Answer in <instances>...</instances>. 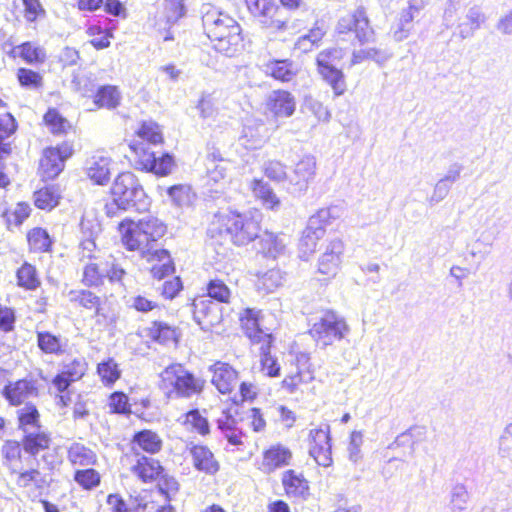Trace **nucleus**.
<instances>
[{"mask_svg": "<svg viewBox=\"0 0 512 512\" xmlns=\"http://www.w3.org/2000/svg\"><path fill=\"white\" fill-rule=\"evenodd\" d=\"M71 155L72 147L67 143L45 149L39 167L43 178L54 179L57 177L64 169L66 159Z\"/></svg>", "mask_w": 512, "mask_h": 512, "instance_id": "obj_10", "label": "nucleus"}, {"mask_svg": "<svg viewBox=\"0 0 512 512\" xmlns=\"http://www.w3.org/2000/svg\"><path fill=\"white\" fill-rule=\"evenodd\" d=\"M49 442L48 435L39 429L25 433L23 447L27 453L36 455L39 451L48 448Z\"/></svg>", "mask_w": 512, "mask_h": 512, "instance_id": "obj_37", "label": "nucleus"}, {"mask_svg": "<svg viewBox=\"0 0 512 512\" xmlns=\"http://www.w3.org/2000/svg\"><path fill=\"white\" fill-rule=\"evenodd\" d=\"M37 344L46 354L60 355L64 352L60 338L50 332H38Z\"/></svg>", "mask_w": 512, "mask_h": 512, "instance_id": "obj_46", "label": "nucleus"}, {"mask_svg": "<svg viewBox=\"0 0 512 512\" xmlns=\"http://www.w3.org/2000/svg\"><path fill=\"white\" fill-rule=\"evenodd\" d=\"M205 381L195 377L179 363L166 367L160 373V388L171 399L191 398L200 394Z\"/></svg>", "mask_w": 512, "mask_h": 512, "instance_id": "obj_4", "label": "nucleus"}, {"mask_svg": "<svg viewBox=\"0 0 512 512\" xmlns=\"http://www.w3.org/2000/svg\"><path fill=\"white\" fill-rule=\"evenodd\" d=\"M484 21L485 16L478 7L470 8L466 15V22L459 25V36L462 39L471 37Z\"/></svg>", "mask_w": 512, "mask_h": 512, "instance_id": "obj_36", "label": "nucleus"}, {"mask_svg": "<svg viewBox=\"0 0 512 512\" xmlns=\"http://www.w3.org/2000/svg\"><path fill=\"white\" fill-rule=\"evenodd\" d=\"M166 192L171 203L178 207L189 206L195 197L190 186L184 184L173 185Z\"/></svg>", "mask_w": 512, "mask_h": 512, "instance_id": "obj_43", "label": "nucleus"}, {"mask_svg": "<svg viewBox=\"0 0 512 512\" xmlns=\"http://www.w3.org/2000/svg\"><path fill=\"white\" fill-rule=\"evenodd\" d=\"M245 3L249 12L264 27L275 31L287 29V20L275 0H245Z\"/></svg>", "mask_w": 512, "mask_h": 512, "instance_id": "obj_8", "label": "nucleus"}, {"mask_svg": "<svg viewBox=\"0 0 512 512\" xmlns=\"http://www.w3.org/2000/svg\"><path fill=\"white\" fill-rule=\"evenodd\" d=\"M309 439V454L318 465L329 467L332 464L330 426L325 424L320 428L310 430Z\"/></svg>", "mask_w": 512, "mask_h": 512, "instance_id": "obj_12", "label": "nucleus"}, {"mask_svg": "<svg viewBox=\"0 0 512 512\" xmlns=\"http://www.w3.org/2000/svg\"><path fill=\"white\" fill-rule=\"evenodd\" d=\"M59 199L58 190L53 186L45 187L34 193V203L39 209L51 210L58 204Z\"/></svg>", "mask_w": 512, "mask_h": 512, "instance_id": "obj_45", "label": "nucleus"}, {"mask_svg": "<svg viewBox=\"0 0 512 512\" xmlns=\"http://www.w3.org/2000/svg\"><path fill=\"white\" fill-rule=\"evenodd\" d=\"M86 369L87 362L83 357H79L64 363L61 372H63L70 381L76 382L84 376Z\"/></svg>", "mask_w": 512, "mask_h": 512, "instance_id": "obj_54", "label": "nucleus"}, {"mask_svg": "<svg viewBox=\"0 0 512 512\" xmlns=\"http://www.w3.org/2000/svg\"><path fill=\"white\" fill-rule=\"evenodd\" d=\"M139 140H134L129 147L135 154V168L152 172L158 176H167L175 167L173 157L168 154L157 156L151 151L148 144H159L163 141L162 131L159 125L153 121H145L137 131Z\"/></svg>", "mask_w": 512, "mask_h": 512, "instance_id": "obj_1", "label": "nucleus"}, {"mask_svg": "<svg viewBox=\"0 0 512 512\" xmlns=\"http://www.w3.org/2000/svg\"><path fill=\"white\" fill-rule=\"evenodd\" d=\"M73 480L84 490H93L101 483L100 473L89 466L84 469H76Z\"/></svg>", "mask_w": 512, "mask_h": 512, "instance_id": "obj_40", "label": "nucleus"}, {"mask_svg": "<svg viewBox=\"0 0 512 512\" xmlns=\"http://www.w3.org/2000/svg\"><path fill=\"white\" fill-rule=\"evenodd\" d=\"M265 109L275 119L291 117L296 110L295 97L286 90H274L266 98Z\"/></svg>", "mask_w": 512, "mask_h": 512, "instance_id": "obj_13", "label": "nucleus"}, {"mask_svg": "<svg viewBox=\"0 0 512 512\" xmlns=\"http://www.w3.org/2000/svg\"><path fill=\"white\" fill-rule=\"evenodd\" d=\"M343 252L342 240L338 238L331 240L319 258L318 271L328 277H334L340 268Z\"/></svg>", "mask_w": 512, "mask_h": 512, "instance_id": "obj_14", "label": "nucleus"}, {"mask_svg": "<svg viewBox=\"0 0 512 512\" xmlns=\"http://www.w3.org/2000/svg\"><path fill=\"white\" fill-rule=\"evenodd\" d=\"M136 224L139 226L142 233L149 236V239L154 243L163 237L166 232L164 223L153 216H146L140 219Z\"/></svg>", "mask_w": 512, "mask_h": 512, "instance_id": "obj_41", "label": "nucleus"}, {"mask_svg": "<svg viewBox=\"0 0 512 512\" xmlns=\"http://www.w3.org/2000/svg\"><path fill=\"white\" fill-rule=\"evenodd\" d=\"M262 171L267 178L274 182H281L288 176L284 164L278 160H268L263 164Z\"/></svg>", "mask_w": 512, "mask_h": 512, "instance_id": "obj_58", "label": "nucleus"}, {"mask_svg": "<svg viewBox=\"0 0 512 512\" xmlns=\"http://www.w3.org/2000/svg\"><path fill=\"white\" fill-rule=\"evenodd\" d=\"M340 214L341 209L338 206L321 208L309 218L308 223L316 227L325 228L332 220L339 218Z\"/></svg>", "mask_w": 512, "mask_h": 512, "instance_id": "obj_49", "label": "nucleus"}, {"mask_svg": "<svg viewBox=\"0 0 512 512\" xmlns=\"http://www.w3.org/2000/svg\"><path fill=\"white\" fill-rule=\"evenodd\" d=\"M325 228L307 224L299 241L300 257L307 260L317 247L318 241L324 236Z\"/></svg>", "mask_w": 512, "mask_h": 512, "instance_id": "obj_22", "label": "nucleus"}, {"mask_svg": "<svg viewBox=\"0 0 512 512\" xmlns=\"http://www.w3.org/2000/svg\"><path fill=\"white\" fill-rule=\"evenodd\" d=\"M38 388L33 380L20 379L9 382L2 389L1 395L11 406H20L31 397L37 396Z\"/></svg>", "mask_w": 512, "mask_h": 512, "instance_id": "obj_15", "label": "nucleus"}, {"mask_svg": "<svg viewBox=\"0 0 512 512\" xmlns=\"http://www.w3.org/2000/svg\"><path fill=\"white\" fill-rule=\"evenodd\" d=\"M259 313L260 311L255 309H244L239 316L241 325L246 335L253 341L260 342L263 340L265 343H271V335L264 333L259 327Z\"/></svg>", "mask_w": 512, "mask_h": 512, "instance_id": "obj_18", "label": "nucleus"}, {"mask_svg": "<svg viewBox=\"0 0 512 512\" xmlns=\"http://www.w3.org/2000/svg\"><path fill=\"white\" fill-rule=\"evenodd\" d=\"M184 15L183 0H164L163 16L167 23L174 24Z\"/></svg>", "mask_w": 512, "mask_h": 512, "instance_id": "obj_56", "label": "nucleus"}, {"mask_svg": "<svg viewBox=\"0 0 512 512\" xmlns=\"http://www.w3.org/2000/svg\"><path fill=\"white\" fill-rule=\"evenodd\" d=\"M260 250L268 257L276 258L283 254L286 248L285 237L271 232H264L259 236Z\"/></svg>", "mask_w": 512, "mask_h": 512, "instance_id": "obj_30", "label": "nucleus"}, {"mask_svg": "<svg viewBox=\"0 0 512 512\" xmlns=\"http://www.w3.org/2000/svg\"><path fill=\"white\" fill-rule=\"evenodd\" d=\"M132 471L144 482L155 480L163 471L160 462L156 459L146 456L138 457L136 464L132 466Z\"/></svg>", "mask_w": 512, "mask_h": 512, "instance_id": "obj_25", "label": "nucleus"}, {"mask_svg": "<svg viewBox=\"0 0 512 512\" xmlns=\"http://www.w3.org/2000/svg\"><path fill=\"white\" fill-rule=\"evenodd\" d=\"M250 188L254 196L260 199L266 208L271 210L279 208L280 200L267 182L262 179H253Z\"/></svg>", "mask_w": 512, "mask_h": 512, "instance_id": "obj_29", "label": "nucleus"}, {"mask_svg": "<svg viewBox=\"0 0 512 512\" xmlns=\"http://www.w3.org/2000/svg\"><path fill=\"white\" fill-rule=\"evenodd\" d=\"M339 36H354V40L360 45L369 44L375 40V32L370 26L369 19L363 8L341 17L336 26Z\"/></svg>", "mask_w": 512, "mask_h": 512, "instance_id": "obj_7", "label": "nucleus"}, {"mask_svg": "<svg viewBox=\"0 0 512 512\" xmlns=\"http://www.w3.org/2000/svg\"><path fill=\"white\" fill-rule=\"evenodd\" d=\"M189 453L196 470L209 475H214L219 471V462L208 447L192 444L189 447Z\"/></svg>", "mask_w": 512, "mask_h": 512, "instance_id": "obj_17", "label": "nucleus"}, {"mask_svg": "<svg viewBox=\"0 0 512 512\" xmlns=\"http://www.w3.org/2000/svg\"><path fill=\"white\" fill-rule=\"evenodd\" d=\"M292 454L288 448L277 445L268 449L264 453L261 470L265 473H271L283 466L289 465Z\"/></svg>", "mask_w": 512, "mask_h": 512, "instance_id": "obj_21", "label": "nucleus"}, {"mask_svg": "<svg viewBox=\"0 0 512 512\" xmlns=\"http://www.w3.org/2000/svg\"><path fill=\"white\" fill-rule=\"evenodd\" d=\"M391 58V54L375 47L354 50L352 53L351 65L360 64L366 60H373L377 64H384Z\"/></svg>", "mask_w": 512, "mask_h": 512, "instance_id": "obj_35", "label": "nucleus"}, {"mask_svg": "<svg viewBox=\"0 0 512 512\" xmlns=\"http://www.w3.org/2000/svg\"><path fill=\"white\" fill-rule=\"evenodd\" d=\"M17 285L26 290H36L41 285L37 269L34 265L24 262L16 272Z\"/></svg>", "mask_w": 512, "mask_h": 512, "instance_id": "obj_33", "label": "nucleus"}, {"mask_svg": "<svg viewBox=\"0 0 512 512\" xmlns=\"http://www.w3.org/2000/svg\"><path fill=\"white\" fill-rule=\"evenodd\" d=\"M417 16V14L407 8L401 11L398 23L393 32V37L396 41H403L409 36L413 28V20Z\"/></svg>", "mask_w": 512, "mask_h": 512, "instance_id": "obj_47", "label": "nucleus"}, {"mask_svg": "<svg viewBox=\"0 0 512 512\" xmlns=\"http://www.w3.org/2000/svg\"><path fill=\"white\" fill-rule=\"evenodd\" d=\"M499 454L512 461V423L504 428L499 438Z\"/></svg>", "mask_w": 512, "mask_h": 512, "instance_id": "obj_64", "label": "nucleus"}, {"mask_svg": "<svg viewBox=\"0 0 512 512\" xmlns=\"http://www.w3.org/2000/svg\"><path fill=\"white\" fill-rule=\"evenodd\" d=\"M68 300L88 310H95L101 303L100 297L85 289L70 290L67 294Z\"/></svg>", "mask_w": 512, "mask_h": 512, "instance_id": "obj_38", "label": "nucleus"}, {"mask_svg": "<svg viewBox=\"0 0 512 512\" xmlns=\"http://www.w3.org/2000/svg\"><path fill=\"white\" fill-rule=\"evenodd\" d=\"M271 343H265L261 346V370L269 377H277L280 375V365L276 358L270 352Z\"/></svg>", "mask_w": 512, "mask_h": 512, "instance_id": "obj_50", "label": "nucleus"}, {"mask_svg": "<svg viewBox=\"0 0 512 512\" xmlns=\"http://www.w3.org/2000/svg\"><path fill=\"white\" fill-rule=\"evenodd\" d=\"M17 79L21 86L27 89H38L42 86V76L30 69L19 68Z\"/></svg>", "mask_w": 512, "mask_h": 512, "instance_id": "obj_61", "label": "nucleus"}, {"mask_svg": "<svg viewBox=\"0 0 512 512\" xmlns=\"http://www.w3.org/2000/svg\"><path fill=\"white\" fill-rule=\"evenodd\" d=\"M210 371L213 373L211 382L220 393H230L236 387L238 373L229 364L216 362L210 366Z\"/></svg>", "mask_w": 512, "mask_h": 512, "instance_id": "obj_16", "label": "nucleus"}, {"mask_svg": "<svg viewBox=\"0 0 512 512\" xmlns=\"http://www.w3.org/2000/svg\"><path fill=\"white\" fill-rule=\"evenodd\" d=\"M258 221L235 211L216 213L209 224L208 235L217 242H231L236 246L247 245L259 237Z\"/></svg>", "mask_w": 512, "mask_h": 512, "instance_id": "obj_2", "label": "nucleus"}, {"mask_svg": "<svg viewBox=\"0 0 512 512\" xmlns=\"http://www.w3.org/2000/svg\"><path fill=\"white\" fill-rule=\"evenodd\" d=\"M67 459L74 467H89L98 463L97 454L82 443L74 442L67 451Z\"/></svg>", "mask_w": 512, "mask_h": 512, "instance_id": "obj_20", "label": "nucleus"}, {"mask_svg": "<svg viewBox=\"0 0 512 512\" xmlns=\"http://www.w3.org/2000/svg\"><path fill=\"white\" fill-rule=\"evenodd\" d=\"M112 197H116L120 204L138 212L148 210L150 201L138 178L132 172L119 174L111 187Z\"/></svg>", "mask_w": 512, "mask_h": 512, "instance_id": "obj_6", "label": "nucleus"}, {"mask_svg": "<svg viewBox=\"0 0 512 512\" xmlns=\"http://www.w3.org/2000/svg\"><path fill=\"white\" fill-rule=\"evenodd\" d=\"M39 412L34 405L27 404L18 410L19 427L24 433L39 430Z\"/></svg>", "mask_w": 512, "mask_h": 512, "instance_id": "obj_42", "label": "nucleus"}, {"mask_svg": "<svg viewBox=\"0 0 512 512\" xmlns=\"http://www.w3.org/2000/svg\"><path fill=\"white\" fill-rule=\"evenodd\" d=\"M119 229L122 233V244L127 250L137 251L143 258L148 257L155 250L154 242L149 239V236L142 233L135 222L123 221L120 223Z\"/></svg>", "mask_w": 512, "mask_h": 512, "instance_id": "obj_11", "label": "nucleus"}, {"mask_svg": "<svg viewBox=\"0 0 512 512\" xmlns=\"http://www.w3.org/2000/svg\"><path fill=\"white\" fill-rule=\"evenodd\" d=\"M283 276L279 269H270L258 277V288L266 292H272L282 285Z\"/></svg>", "mask_w": 512, "mask_h": 512, "instance_id": "obj_53", "label": "nucleus"}, {"mask_svg": "<svg viewBox=\"0 0 512 512\" xmlns=\"http://www.w3.org/2000/svg\"><path fill=\"white\" fill-rule=\"evenodd\" d=\"M104 278H107L111 283L123 284V279L126 276L125 269L110 257L103 266Z\"/></svg>", "mask_w": 512, "mask_h": 512, "instance_id": "obj_60", "label": "nucleus"}, {"mask_svg": "<svg viewBox=\"0 0 512 512\" xmlns=\"http://www.w3.org/2000/svg\"><path fill=\"white\" fill-rule=\"evenodd\" d=\"M97 372L102 381L106 384H112L120 377V370L113 359H108L98 364Z\"/></svg>", "mask_w": 512, "mask_h": 512, "instance_id": "obj_59", "label": "nucleus"}, {"mask_svg": "<svg viewBox=\"0 0 512 512\" xmlns=\"http://www.w3.org/2000/svg\"><path fill=\"white\" fill-rule=\"evenodd\" d=\"M349 332L350 327L344 317L331 310L315 317L309 329L311 338L320 349H325L334 342L344 339Z\"/></svg>", "mask_w": 512, "mask_h": 512, "instance_id": "obj_5", "label": "nucleus"}, {"mask_svg": "<svg viewBox=\"0 0 512 512\" xmlns=\"http://www.w3.org/2000/svg\"><path fill=\"white\" fill-rule=\"evenodd\" d=\"M325 35V29L323 24L316 23V25L309 31L308 34L300 37L297 41L299 49L304 51L310 50L315 44H317Z\"/></svg>", "mask_w": 512, "mask_h": 512, "instance_id": "obj_57", "label": "nucleus"}, {"mask_svg": "<svg viewBox=\"0 0 512 512\" xmlns=\"http://www.w3.org/2000/svg\"><path fill=\"white\" fill-rule=\"evenodd\" d=\"M146 258L148 261H156L151 268L154 278L161 280L174 272V264L167 250L156 249Z\"/></svg>", "mask_w": 512, "mask_h": 512, "instance_id": "obj_24", "label": "nucleus"}, {"mask_svg": "<svg viewBox=\"0 0 512 512\" xmlns=\"http://www.w3.org/2000/svg\"><path fill=\"white\" fill-rule=\"evenodd\" d=\"M314 379V370H297L293 375L286 376L282 381V387L289 393H295L302 383H310Z\"/></svg>", "mask_w": 512, "mask_h": 512, "instance_id": "obj_51", "label": "nucleus"}, {"mask_svg": "<svg viewBox=\"0 0 512 512\" xmlns=\"http://www.w3.org/2000/svg\"><path fill=\"white\" fill-rule=\"evenodd\" d=\"M265 74L282 82L291 81L296 75V68L290 60H272L264 64Z\"/></svg>", "mask_w": 512, "mask_h": 512, "instance_id": "obj_27", "label": "nucleus"}, {"mask_svg": "<svg viewBox=\"0 0 512 512\" xmlns=\"http://www.w3.org/2000/svg\"><path fill=\"white\" fill-rule=\"evenodd\" d=\"M27 240L29 248L33 252H47L52 244L48 232L39 227L28 232Z\"/></svg>", "mask_w": 512, "mask_h": 512, "instance_id": "obj_44", "label": "nucleus"}, {"mask_svg": "<svg viewBox=\"0 0 512 512\" xmlns=\"http://www.w3.org/2000/svg\"><path fill=\"white\" fill-rule=\"evenodd\" d=\"M282 482L289 496L305 499L309 494L307 480L301 474H296L293 470H288L283 474Z\"/></svg>", "mask_w": 512, "mask_h": 512, "instance_id": "obj_26", "label": "nucleus"}, {"mask_svg": "<svg viewBox=\"0 0 512 512\" xmlns=\"http://www.w3.org/2000/svg\"><path fill=\"white\" fill-rule=\"evenodd\" d=\"M323 80L331 87L336 97L343 95L347 90L345 75L335 66L318 67Z\"/></svg>", "mask_w": 512, "mask_h": 512, "instance_id": "obj_28", "label": "nucleus"}, {"mask_svg": "<svg viewBox=\"0 0 512 512\" xmlns=\"http://www.w3.org/2000/svg\"><path fill=\"white\" fill-rule=\"evenodd\" d=\"M44 120L51 132L54 134L63 133L69 126V123L56 110L50 109L44 116Z\"/></svg>", "mask_w": 512, "mask_h": 512, "instance_id": "obj_63", "label": "nucleus"}, {"mask_svg": "<svg viewBox=\"0 0 512 512\" xmlns=\"http://www.w3.org/2000/svg\"><path fill=\"white\" fill-rule=\"evenodd\" d=\"M110 162L108 157L92 156L86 164L87 176L98 185L106 184L110 179Z\"/></svg>", "mask_w": 512, "mask_h": 512, "instance_id": "obj_19", "label": "nucleus"}, {"mask_svg": "<svg viewBox=\"0 0 512 512\" xmlns=\"http://www.w3.org/2000/svg\"><path fill=\"white\" fill-rule=\"evenodd\" d=\"M217 428L232 445L241 443L242 432L237 428L236 420L229 412H222L217 419Z\"/></svg>", "mask_w": 512, "mask_h": 512, "instance_id": "obj_32", "label": "nucleus"}, {"mask_svg": "<svg viewBox=\"0 0 512 512\" xmlns=\"http://www.w3.org/2000/svg\"><path fill=\"white\" fill-rule=\"evenodd\" d=\"M185 423L191 425L192 429L201 435H207L210 431L208 420L197 409L191 410L185 415Z\"/></svg>", "mask_w": 512, "mask_h": 512, "instance_id": "obj_62", "label": "nucleus"}, {"mask_svg": "<svg viewBox=\"0 0 512 512\" xmlns=\"http://www.w3.org/2000/svg\"><path fill=\"white\" fill-rule=\"evenodd\" d=\"M202 24L216 51L232 57L243 47L241 27L227 13L209 8L202 16Z\"/></svg>", "mask_w": 512, "mask_h": 512, "instance_id": "obj_3", "label": "nucleus"}, {"mask_svg": "<svg viewBox=\"0 0 512 512\" xmlns=\"http://www.w3.org/2000/svg\"><path fill=\"white\" fill-rule=\"evenodd\" d=\"M148 336L160 344L176 343L178 340L177 330L167 323L155 321L148 329Z\"/></svg>", "mask_w": 512, "mask_h": 512, "instance_id": "obj_34", "label": "nucleus"}, {"mask_svg": "<svg viewBox=\"0 0 512 512\" xmlns=\"http://www.w3.org/2000/svg\"><path fill=\"white\" fill-rule=\"evenodd\" d=\"M104 272L103 267L96 263H88L84 266L82 283L88 287H97L103 284Z\"/></svg>", "mask_w": 512, "mask_h": 512, "instance_id": "obj_55", "label": "nucleus"}, {"mask_svg": "<svg viewBox=\"0 0 512 512\" xmlns=\"http://www.w3.org/2000/svg\"><path fill=\"white\" fill-rule=\"evenodd\" d=\"M470 499L467 487L463 483L454 484L449 492V508L451 512L466 510Z\"/></svg>", "mask_w": 512, "mask_h": 512, "instance_id": "obj_39", "label": "nucleus"}, {"mask_svg": "<svg viewBox=\"0 0 512 512\" xmlns=\"http://www.w3.org/2000/svg\"><path fill=\"white\" fill-rule=\"evenodd\" d=\"M315 171L316 159L313 156H304L296 163L292 174L288 176L287 192L293 196L303 195L313 180Z\"/></svg>", "mask_w": 512, "mask_h": 512, "instance_id": "obj_9", "label": "nucleus"}, {"mask_svg": "<svg viewBox=\"0 0 512 512\" xmlns=\"http://www.w3.org/2000/svg\"><path fill=\"white\" fill-rule=\"evenodd\" d=\"M207 294L210 298L218 302L229 303L232 292L224 281L212 279L207 284Z\"/></svg>", "mask_w": 512, "mask_h": 512, "instance_id": "obj_52", "label": "nucleus"}, {"mask_svg": "<svg viewBox=\"0 0 512 512\" xmlns=\"http://www.w3.org/2000/svg\"><path fill=\"white\" fill-rule=\"evenodd\" d=\"M193 314L194 319L201 324L202 321L207 320L209 324H212L216 317L212 316V312L217 309V306L210 300L199 298L193 302Z\"/></svg>", "mask_w": 512, "mask_h": 512, "instance_id": "obj_48", "label": "nucleus"}, {"mask_svg": "<svg viewBox=\"0 0 512 512\" xmlns=\"http://www.w3.org/2000/svg\"><path fill=\"white\" fill-rule=\"evenodd\" d=\"M122 96L117 86L103 85L98 87L93 98L95 109H116L121 102Z\"/></svg>", "mask_w": 512, "mask_h": 512, "instance_id": "obj_23", "label": "nucleus"}, {"mask_svg": "<svg viewBox=\"0 0 512 512\" xmlns=\"http://www.w3.org/2000/svg\"><path fill=\"white\" fill-rule=\"evenodd\" d=\"M133 449L138 446L143 451L155 454L162 449V439L151 430H142L137 432L133 437Z\"/></svg>", "mask_w": 512, "mask_h": 512, "instance_id": "obj_31", "label": "nucleus"}]
</instances>
